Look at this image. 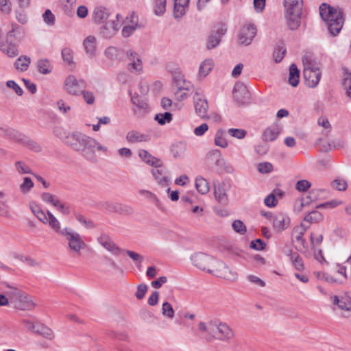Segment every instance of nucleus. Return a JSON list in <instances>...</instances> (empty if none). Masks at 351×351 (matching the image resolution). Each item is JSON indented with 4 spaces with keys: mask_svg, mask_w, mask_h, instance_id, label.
I'll return each mask as SVG.
<instances>
[{
    "mask_svg": "<svg viewBox=\"0 0 351 351\" xmlns=\"http://www.w3.org/2000/svg\"><path fill=\"white\" fill-rule=\"evenodd\" d=\"M208 272L230 281H234L238 278V274L234 269H230L225 263L217 259L213 268L208 269Z\"/></svg>",
    "mask_w": 351,
    "mask_h": 351,
    "instance_id": "nucleus-7",
    "label": "nucleus"
},
{
    "mask_svg": "<svg viewBox=\"0 0 351 351\" xmlns=\"http://www.w3.org/2000/svg\"><path fill=\"white\" fill-rule=\"evenodd\" d=\"M256 34V27L254 24H245L241 29L238 40L241 45H249Z\"/></svg>",
    "mask_w": 351,
    "mask_h": 351,
    "instance_id": "nucleus-11",
    "label": "nucleus"
},
{
    "mask_svg": "<svg viewBox=\"0 0 351 351\" xmlns=\"http://www.w3.org/2000/svg\"><path fill=\"white\" fill-rule=\"evenodd\" d=\"M154 13L156 15H162L166 11L167 0H154Z\"/></svg>",
    "mask_w": 351,
    "mask_h": 351,
    "instance_id": "nucleus-49",
    "label": "nucleus"
},
{
    "mask_svg": "<svg viewBox=\"0 0 351 351\" xmlns=\"http://www.w3.org/2000/svg\"><path fill=\"white\" fill-rule=\"evenodd\" d=\"M227 32V28L224 25H219L210 32L207 42L206 48L212 49L219 45L221 38Z\"/></svg>",
    "mask_w": 351,
    "mask_h": 351,
    "instance_id": "nucleus-12",
    "label": "nucleus"
},
{
    "mask_svg": "<svg viewBox=\"0 0 351 351\" xmlns=\"http://www.w3.org/2000/svg\"><path fill=\"white\" fill-rule=\"evenodd\" d=\"M12 133H15L14 131H12ZM14 137L19 142H21L22 144H23L25 146H26L28 149L34 151L36 152H38L41 151V147L38 143L36 142L29 139L25 136H22L21 134H18L16 132V134L14 135Z\"/></svg>",
    "mask_w": 351,
    "mask_h": 351,
    "instance_id": "nucleus-22",
    "label": "nucleus"
},
{
    "mask_svg": "<svg viewBox=\"0 0 351 351\" xmlns=\"http://www.w3.org/2000/svg\"><path fill=\"white\" fill-rule=\"evenodd\" d=\"M31 62V58L27 56H20L14 62V66L17 70L25 71Z\"/></svg>",
    "mask_w": 351,
    "mask_h": 351,
    "instance_id": "nucleus-35",
    "label": "nucleus"
},
{
    "mask_svg": "<svg viewBox=\"0 0 351 351\" xmlns=\"http://www.w3.org/2000/svg\"><path fill=\"white\" fill-rule=\"evenodd\" d=\"M282 131V127L280 124L275 123L268 127L263 133V139L264 141H274L279 136Z\"/></svg>",
    "mask_w": 351,
    "mask_h": 351,
    "instance_id": "nucleus-19",
    "label": "nucleus"
},
{
    "mask_svg": "<svg viewBox=\"0 0 351 351\" xmlns=\"http://www.w3.org/2000/svg\"><path fill=\"white\" fill-rule=\"evenodd\" d=\"M66 145L90 161L96 159V149L107 152V147L99 144L93 138L80 132H74L72 136L67 138Z\"/></svg>",
    "mask_w": 351,
    "mask_h": 351,
    "instance_id": "nucleus-1",
    "label": "nucleus"
},
{
    "mask_svg": "<svg viewBox=\"0 0 351 351\" xmlns=\"http://www.w3.org/2000/svg\"><path fill=\"white\" fill-rule=\"evenodd\" d=\"M193 99L197 114L200 118L205 119L207 117V111L208 108V104L206 99L203 98V97L198 93H195Z\"/></svg>",
    "mask_w": 351,
    "mask_h": 351,
    "instance_id": "nucleus-15",
    "label": "nucleus"
},
{
    "mask_svg": "<svg viewBox=\"0 0 351 351\" xmlns=\"http://www.w3.org/2000/svg\"><path fill=\"white\" fill-rule=\"evenodd\" d=\"M213 66V60L210 59L204 60L199 68V77H205L211 71Z\"/></svg>",
    "mask_w": 351,
    "mask_h": 351,
    "instance_id": "nucleus-33",
    "label": "nucleus"
},
{
    "mask_svg": "<svg viewBox=\"0 0 351 351\" xmlns=\"http://www.w3.org/2000/svg\"><path fill=\"white\" fill-rule=\"evenodd\" d=\"M290 223L289 216L282 213H279L273 217V226L278 231L286 229Z\"/></svg>",
    "mask_w": 351,
    "mask_h": 351,
    "instance_id": "nucleus-18",
    "label": "nucleus"
},
{
    "mask_svg": "<svg viewBox=\"0 0 351 351\" xmlns=\"http://www.w3.org/2000/svg\"><path fill=\"white\" fill-rule=\"evenodd\" d=\"M304 64L303 75L306 84L311 88L315 87L319 82L322 73L318 65L308 60L307 57L302 60Z\"/></svg>",
    "mask_w": 351,
    "mask_h": 351,
    "instance_id": "nucleus-5",
    "label": "nucleus"
},
{
    "mask_svg": "<svg viewBox=\"0 0 351 351\" xmlns=\"http://www.w3.org/2000/svg\"><path fill=\"white\" fill-rule=\"evenodd\" d=\"M54 134L60 138L66 145L67 138L73 135V132H66L63 128L56 127L53 129Z\"/></svg>",
    "mask_w": 351,
    "mask_h": 351,
    "instance_id": "nucleus-51",
    "label": "nucleus"
},
{
    "mask_svg": "<svg viewBox=\"0 0 351 351\" xmlns=\"http://www.w3.org/2000/svg\"><path fill=\"white\" fill-rule=\"evenodd\" d=\"M307 228L308 227H304L303 223H302L300 226L294 228L291 234L292 239L295 240L302 245H304L305 239L303 236Z\"/></svg>",
    "mask_w": 351,
    "mask_h": 351,
    "instance_id": "nucleus-29",
    "label": "nucleus"
},
{
    "mask_svg": "<svg viewBox=\"0 0 351 351\" xmlns=\"http://www.w3.org/2000/svg\"><path fill=\"white\" fill-rule=\"evenodd\" d=\"M12 306L17 309L25 311L32 309L34 304L29 297L23 291L21 297H19Z\"/></svg>",
    "mask_w": 351,
    "mask_h": 351,
    "instance_id": "nucleus-21",
    "label": "nucleus"
},
{
    "mask_svg": "<svg viewBox=\"0 0 351 351\" xmlns=\"http://www.w3.org/2000/svg\"><path fill=\"white\" fill-rule=\"evenodd\" d=\"M215 144L222 148L228 147V143L226 138V132L223 130H217L215 137Z\"/></svg>",
    "mask_w": 351,
    "mask_h": 351,
    "instance_id": "nucleus-38",
    "label": "nucleus"
},
{
    "mask_svg": "<svg viewBox=\"0 0 351 351\" xmlns=\"http://www.w3.org/2000/svg\"><path fill=\"white\" fill-rule=\"evenodd\" d=\"M325 193V191L323 189H313L311 190L308 195L306 196V204H310L311 202H315L317 200H321L324 198V194Z\"/></svg>",
    "mask_w": 351,
    "mask_h": 351,
    "instance_id": "nucleus-37",
    "label": "nucleus"
},
{
    "mask_svg": "<svg viewBox=\"0 0 351 351\" xmlns=\"http://www.w3.org/2000/svg\"><path fill=\"white\" fill-rule=\"evenodd\" d=\"M311 183L306 180H301L297 182L295 189L300 192H305L311 187Z\"/></svg>",
    "mask_w": 351,
    "mask_h": 351,
    "instance_id": "nucleus-64",
    "label": "nucleus"
},
{
    "mask_svg": "<svg viewBox=\"0 0 351 351\" xmlns=\"http://www.w3.org/2000/svg\"><path fill=\"white\" fill-rule=\"evenodd\" d=\"M300 71L295 64H292L289 68V83L293 87L299 84Z\"/></svg>",
    "mask_w": 351,
    "mask_h": 351,
    "instance_id": "nucleus-30",
    "label": "nucleus"
},
{
    "mask_svg": "<svg viewBox=\"0 0 351 351\" xmlns=\"http://www.w3.org/2000/svg\"><path fill=\"white\" fill-rule=\"evenodd\" d=\"M16 167L17 169L18 173L21 174H32L33 176H36L35 173L32 171V169L26 165L25 163L22 162H17L16 163Z\"/></svg>",
    "mask_w": 351,
    "mask_h": 351,
    "instance_id": "nucleus-59",
    "label": "nucleus"
},
{
    "mask_svg": "<svg viewBox=\"0 0 351 351\" xmlns=\"http://www.w3.org/2000/svg\"><path fill=\"white\" fill-rule=\"evenodd\" d=\"M228 133L234 138L243 139L246 136L247 132L243 129L230 128L228 130Z\"/></svg>",
    "mask_w": 351,
    "mask_h": 351,
    "instance_id": "nucleus-58",
    "label": "nucleus"
},
{
    "mask_svg": "<svg viewBox=\"0 0 351 351\" xmlns=\"http://www.w3.org/2000/svg\"><path fill=\"white\" fill-rule=\"evenodd\" d=\"M319 14L326 22L328 32L333 36L339 34L344 23L342 10L323 3L320 5Z\"/></svg>",
    "mask_w": 351,
    "mask_h": 351,
    "instance_id": "nucleus-2",
    "label": "nucleus"
},
{
    "mask_svg": "<svg viewBox=\"0 0 351 351\" xmlns=\"http://www.w3.org/2000/svg\"><path fill=\"white\" fill-rule=\"evenodd\" d=\"M332 302L339 308L346 311H351V291L348 292L344 296L339 299L338 296H331Z\"/></svg>",
    "mask_w": 351,
    "mask_h": 351,
    "instance_id": "nucleus-20",
    "label": "nucleus"
},
{
    "mask_svg": "<svg viewBox=\"0 0 351 351\" xmlns=\"http://www.w3.org/2000/svg\"><path fill=\"white\" fill-rule=\"evenodd\" d=\"M36 217L42 223L49 224L54 232H56L61 225L60 221L50 211H47V213L45 214L41 210Z\"/></svg>",
    "mask_w": 351,
    "mask_h": 351,
    "instance_id": "nucleus-16",
    "label": "nucleus"
},
{
    "mask_svg": "<svg viewBox=\"0 0 351 351\" xmlns=\"http://www.w3.org/2000/svg\"><path fill=\"white\" fill-rule=\"evenodd\" d=\"M126 140L130 143L146 142L149 141V136L138 131L132 130L127 134Z\"/></svg>",
    "mask_w": 351,
    "mask_h": 351,
    "instance_id": "nucleus-27",
    "label": "nucleus"
},
{
    "mask_svg": "<svg viewBox=\"0 0 351 351\" xmlns=\"http://www.w3.org/2000/svg\"><path fill=\"white\" fill-rule=\"evenodd\" d=\"M186 149V145L183 142H178L172 145L171 152L173 157L181 158L184 156Z\"/></svg>",
    "mask_w": 351,
    "mask_h": 351,
    "instance_id": "nucleus-32",
    "label": "nucleus"
},
{
    "mask_svg": "<svg viewBox=\"0 0 351 351\" xmlns=\"http://www.w3.org/2000/svg\"><path fill=\"white\" fill-rule=\"evenodd\" d=\"M86 85L84 80H77L74 75H69L64 82V89L70 95H78L85 89Z\"/></svg>",
    "mask_w": 351,
    "mask_h": 351,
    "instance_id": "nucleus-9",
    "label": "nucleus"
},
{
    "mask_svg": "<svg viewBox=\"0 0 351 351\" xmlns=\"http://www.w3.org/2000/svg\"><path fill=\"white\" fill-rule=\"evenodd\" d=\"M5 286L8 289L5 291V295L12 305L16 301L19 297H21L22 291L19 290L16 287L10 285L8 283H5Z\"/></svg>",
    "mask_w": 351,
    "mask_h": 351,
    "instance_id": "nucleus-24",
    "label": "nucleus"
},
{
    "mask_svg": "<svg viewBox=\"0 0 351 351\" xmlns=\"http://www.w3.org/2000/svg\"><path fill=\"white\" fill-rule=\"evenodd\" d=\"M126 56L128 58V70L132 73L141 74L143 71V62L139 55L129 49L126 51Z\"/></svg>",
    "mask_w": 351,
    "mask_h": 351,
    "instance_id": "nucleus-10",
    "label": "nucleus"
},
{
    "mask_svg": "<svg viewBox=\"0 0 351 351\" xmlns=\"http://www.w3.org/2000/svg\"><path fill=\"white\" fill-rule=\"evenodd\" d=\"M342 71L343 87L345 90L346 96L351 99V73L346 67L342 68Z\"/></svg>",
    "mask_w": 351,
    "mask_h": 351,
    "instance_id": "nucleus-25",
    "label": "nucleus"
},
{
    "mask_svg": "<svg viewBox=\"0 0 351 351\" xmlns=\"http://www.w3.org/2000/svg\"><path fill=\"white\" fill-rule=\"evenodd\" d=\"M191 86L189 83H184V86L178 87L175 93L176 99L179 101L186 99L189 95Z\"/></svg>",
    "mask_w": 351,
    "mask_h": 351,
    "instance_id": "nucleus-41",
    "label": "nucleus"
},
{
    "mask_svg": "<svg viewBox=\"0 0 351 351\" xmlns=\"http://www.w3.org/2000/svg\"><path fill=\"white\" fill-rule=\"evenodd\" d=\"M291 260L295 269L299 271H302L304 269L302 258L298 254H293L291 257Z\"/></svg>",
    "mask_w": 351,
    "mask_h": 351,
    "instance_id": "nucleus-52",
    "label": "nucleus"
},
{
    "mask_svg": "<svg viewBox=\"0 0 351 351\" xmlns=\"http://www.w3.org/2000/svg\"><path fill=\"white\" fill-rule=\"evenodd\" d=\"M0 50L5 53L8 56L14 58L18 56L19 51L14 44L12 43H5L0 41Z\"/></svg>",
    "mask_w": 351,
    "mask_h": 351,
    "instance_id": "nucleus-28",
    "label": "nucleus"
},
{
    "mask_svg": "<svg viewBox=\"0 0 351 351\" xmlns=\"http://www.w3.org/2000/svg\"><path fill=\"white\" fill-rule=\"evenodd\" d=\"M139 193L144 196L146 199L151 201L154 204H155L156 206H158L160 204V200L156 197V195L152 193L151 191H147V190H141L139 191Z\"/></svg>",
    "mask_w": 351,
    "mask_h": 351,
    "instance_id": "nucleus-54",
    "label": "nucleus"
},
{
    "mask_svg": "<svg viewBox=\"0 0 351 351\" xmlns=\"http://www.w3.org/2000/svg\"><path fill=\"white\" fill-rule=\"evenodd\" d=\"M234 231L241 235H244L247 232V227L243 222L239 219L234 220L232 223Z\"/></svg>",
    "mask_w": 351,
    "mask_h": 351,
    "instance_id": "nucleus-48",
    "label": "nucleus"
},
{
    "mask_svg": "<svg viewBox=\"0 0 351 351\" xmlns=\"http://www.w3.org/2000/svg\"><path fill=\"white\" fill-rule=\"evenodd\" d=\"M132 25H126L122 29V35L123 37H129L133 34L136 27L137 16L132 14L130 16Z\"/></svg>",
    "mask_w": 351,
    "mask_h": 351,
    "instance_id": "nucleus-40",
    "label": "nucleus"
},
{
    "mask_svg": "<svg viewBox=\"0 0 351 351\" xmlns=\"http://www.w3.org/2000/svg\"><path fill=\"white\" fill-rule=\"evenodd\" d=\"M215 332L217 337L221 340H226L233 337L232 329L226 323L221 322L219 320H215Z\"/></svg>",
    "mask_w": 351,
    "mask_h": 351,
    "instance_id": "nucleus-17",
    "label": "nucleus"
},
{
    "mask_svg": "<svg viewBox=\"0 0 351 351\" xmlns=\"http://www.w3.org/2000/svg\"><path fill=\"white\" fill-rule=\"evenodd\" d=\"M186 5H182L180 3H174L173 16L175 18H181L185 14V8Z\"/></svg>",
    "mask_w": 351,
    "mask_h": 351,
    "instance_id": "nucleus-57",
    "label": "nucleus"
},
{
    "mask_svg": "<svg viewBox=\"0 0 351 351\" xmlns=\"http://www.w3.org/2000/svg\"><path fill=\"white\" fill-rule=\"evenodd\" d=\"M215 326H216L215 320L210 321L208 324L202 322L198 324V329L200 331L207 333L210 335H214Z\"/></svg>",
    "mask_w": 351,
    "mask_h": 351,
    "instance_id": "nucleus-43",
    "label": "nucleus"
},
{
    "mask_svg": "<svg viewBox=\"0 0 351 351\" xmlns=\"http://www.w3.org/2000/svg\"><path fill=\"white\" fill-rule=\"evenodd\" d=\"M138 156L145 162L147 164L157 165L159 163V160L158 158L152 156L145 149L139 150Z\"/></svg>",
    "mask_w": 351,
    "mask_h": 351,
    "instance_id": "nucleus-44",
    "label": "nucleus"
},
{
    "mask_svg": "<svg viewBox=\"0 0 351 351\" xmlns=\"http://www.w3.org/2000/svg\"><path fill=\"white\" fill-rule=\"evenodd\" d=\"M343 204V202L338 199H332L326 202H324L323 204H320L316 206L317 208H335L341 204Z\"/></svg>",
    "mask_w": 351,
    "mask_h": 351,
    "instance_id": "nucleus-62",
    "label": "nucleus"
},
{
    "mask_svg": "<svg viewBox=\"0 0 351 351\" xmlns=\"http://www.w3.org/2000/svg\"><path fill=\"white\" fill-rule=\"evenodd\" d=\"M331 185L332 188L339 191H346L348 187L347 182L341 177L335 179L332 182Z\"/></svg>",
    "mask_w": 351,
    "mask_h": 351,
    "instance_id": "nucleus-47",
    "label": "nucleus"
},
{
    "mask_svg": "<svg viewBox=\"0 0 351 351\" xmlns=\"http://www.w3.org/2000/svg\"><path fill=\"white\" fill-rule=\"evenodd\" d=\"M132 102L134 104V111L136 114H143L147 112L148 110V105L143 100L138 98L132 97Z\"/></svg>",
    "mask_w": 351,
    "mask_h": 351,
    "instance_id": "nucleus-34",
    "label": "nucleus"
},
{
    "mask_svg": "<svg viewBox=\"0 0 351 351\" xmlns=\"http://www.w3.org/2000/svg\"><path fill=\"white\" fill-rule=\"evenodd\" d=\"M37 69L40 73L47 75L52 71L53 66L47 59H40L37 62Z\"/></svg>",
    "mask_w": 351,
    "mask_h": 351,
    "instance_id": "nucleus-36",
    "label": "nucleus"
},
{
    "mask_svg": "<svg viewBox=\"0 0 351 351\" xmlns=\"http://www.w3.org/2000/svg\"><path fill=\"white\" fill-rule=\"evenodd\" d=\"M106 57L111 60H116L119 56V50L114 47H108L104 51Z\"/></svg>",
    "mask_w": 351,
    "mask_h": 351,
    "instance_id": "nucleus-56",
    "label": "nucleus"
},
{
    "mask_svg": "<svg viewBox=\"0 0 351 351\" xmlns=\"http://www.w3.org/2000/svg\"><path fill=\"white\" fill-rule=\"evenodd\" d=\"M245 93L246 87L244 86V84L240 82L236 83L233 88V95L235 99L239 101L242 95Z\"/></svg>",
    "mask_w": 351,
    "mask_h": 351,
    "instance_id": "nucleus-45",
    "label": "nucleus"
},
{
    "mask_svg": "<svg viewBox=\"0 0 351 351\" xmlns=\"http://www.w3.org/2000/svg\"><path fill=\"white\" fill-rule=\"evenodd\" d=\"M303 0H285L284 6L285 8V17L287 20L289 27L292 29H296L300 23V15Z\"/></svg>",
    "mask_w": 351,
    "mask_h": 351,
    "instance_id": "nucleus-4",
    "label": "nucleus"
},
{
    "mask_svg": "<svg viewBox=\"0 0 351 351\" xmlns=\"http://www.w3.org/2000/svg\"><path fill=\"white\" fill-rule=\"evenodd\" d=\"M83 46L86 53L90 58H93L95 56L97 39L94 36H87L83 42Z\"/></svg>",
    "mask_w": 351,
    "mask_h": 351,
    "instance_id": "nucleus-23",
    "label": "nucleus"
},
{
    "mask_svg": "<svg viewBox=\"0 0 351 351\" xmlns=\"http://www.w3.org/2000/svg\"><path fill=\"white\" fill-rule=\"evenodd\" d=\"M154 119L157 121L160 125H165L166 123H169L172 120V114L169 112H166L163 114H157Z\"/></svg>",
    "mask_w": 351,
    "mask_h": 351,
    "instance_id": "nucleus-53",
    "label": "nucleus"
},
{
    "mask_svg": "<svg viewBox=\"0 0 351 351\" xmlns=\"http://www.w3.org/2000/svg\"><path fill=\"white\" fill-rule=\"evenodd\" d=\"M22 324L28 331L35 333L39 323L34 322L28 319H23L22 320Z\"/></svg>",
    "mask_w": 351,
    "mask_h": 351,
    "instance_id": "nucleus-63",
    "label": "nucleus"
},
{
    "mask_svg": "<svg viewBox=\"0 0 351 351\" xmlns=\"http://www.w3.org/2000/svg\"><path fill=\"white\" fill-rule=\"evenodd\" d=\"M109 17V12L106 8L99 7L96 8L93 13V19L97 23L106 22Z\"/></svg>",
    "mask_w": 351,
    "mask_h": 351,
    "instance_id": "nucleus-26",
    "label": "nucleus"
},
{
    "mask_svg": "<svg viewBox=\"0 0 351 351\" xmlns=\"http://www.w3.org/2000/svg\"><path fill=\"white\" fill-rule=\"evenodd\" d=\"M42 199L45 202L51 204L53 206H56L60 200L58 197L49 193H44L42 195Z\"/></svg>",
    "mask_w": 351,
    "mask_h": 351,
    "instance_id": "nucleus-60",
    "label": "nucleus"
},
{
    "mask_svg": "<svg viewBox=\"0 0 351 351\" xmlns=\"http://www.w3.org/2000/svg\"><path fill=\"white\" fill-rule=\"evenodd\" d=\"M119 14H117V20L111 19L101 27L100 32L106 38L112 37L118 31L120 27Z\"/></svg>",
    "mask_w": 351,
    "mask_h": 351,
    "instance_id": "nucleus-14",
    "label": "nucleus"
},
{
    "mask_svg": "<svg viewBox=\"0 0 351 351\" xmlns=\"http://www.w3.org/2000/svg\"><path fill=\"white\" fill-rule=\"evenodd\" d=\"M161 313L164 317L169 319H173L175 312L171 304L168 302H165L162 305Z\"/></svg>",
    "mask_w": 351,
    "mask_h": 351,
    "instance_id": "nucleus-46",
    "label": "nucleus"
},
{
    "mask_svg": "<svg viewBox=\"0 0 351 351\" xmlns=\"http://www.w3.org/2000/svg\"><path fill=\"white\" fill-rule=\"evenodd\" d=\"M191 260L195 267L207 272L208 269L213 268L216 261V259L213 256L202 252L193 254L191 256Z\"/></svg>",
    "mask_w": 351,
    "mask_h": 351,
    "instance_id": "nucleus-8",
    "label": "nucleus"
},
{
    "mask_svg": "<svg viewBox=\"0 0 351 351\" xmlns=\"http://www.w3.org/2000/svg\"><path fill=\"white\" fill-rule=\"evenodd\" d=\"M206 158L208 162H215V165L220 173H233V167L222 157L221 153L219 149H213L210 151L207 154Z\"/></svg>",
    "mask_w": 351,
    "mask_h": 351,
    "instance_id": "nucleus-6",
    "label": "nucleus"
},
{
    "mask_svg": "<svg viewBox=\"0 0 351 351\" xmlns=\"http://www.w3.org/2000/svg\"><path fill=\"white\" fill-rule=\"evenodd\" d=\"M43 19L44 22L48 25L52 26L55 23V16L49 9L46 10L43 14Z\"/></svg>",
    "mask_w": 351,
    "mask_h": 351,
    "instance_id": "nucleus-61",
    "label": "nucleus"
},
{
    "mask_svg": "<svg viewBox=\"0 0 351 351\" xmlns=\"http://www.w3.org/2000/svg\"><path fill=\"white\" fill-rule=\"evenodd\" d=\"M55 232L66 242L67 249L70 252L80 255L82 251L86 247V244L82 236L70 227L62 228L60 226Z\"/></svg>",
    "mask_w": 351,
    "mask_h": 351,
    "instance_id": "nucleus-3",
    "label": "nucleus"
},
{
    "mask_svg": "<svg viewBox=\"0 0 351 351\" xmlns=\"http://www.w3.org/2000/svg\"><path fill=\"white\" fill-rule=\"evenodd\" d=\"M34 183L29 177H25L23 182L19 186L21 193L27 194L33 188Z\"/></svg>",
    "mask_w": 351,
    "mask_h": 351,
    "instance_id": "nucleus-50",
    "label": "nucleus"
},
{
    "mask_svg": "<svg viewBox=\"0 0 351 351\" xmlns=\"http://www.w3.org/2000/svg\"><path fill=\"white\" fill-rule=\"evenodd\" d=\"M35 333L49 340H51L54 337L53 331L49 328L40 323L38 324Z\"/></svg>",
    "mask_w": 351,
    "mask_h": 351,
    "instance_id": "nucleus-39",
    "label": "nucleus"
},
{
    "mask_svg": "<svg viewBox=\"0 0 351 351\" xmlns=\"http://www.w3.org/2000/svg\"><path fill=\"white\" fill-rule=\"evenodd\" d=\"M214 193L215 198L218 200V202L221 203H225L226 202V195L225 190L220 186H215L214 188Z\"/></svg>",
    "mask_w": 351,
    "mask_h": 351,
    "instance_id": "nucleus-55",
    "label": "nucleus"
},
{
    "mask_svg": "<svg viewBox=\"0 0 351 351\" xmlns=\"http://www.w3.org/2000/svg\"><path fill=\"white\" fill-rule=\"evenodd\" d=\"M322 219H323L322 214L320 212L317 211V210H313V211L309 213L304 218V221H306L310 223H319V222L322 221Z\"/></svg>",
    "mask_w": 351,
    "mask_h": 351,
    "instance_id": "nucleus-42",
    "label": "nucleus"
},
{
    "mask_svg": "<svg viewBox=\"0 0 351 351\" xmlns=\"http://www.w3.org/2000/svg\"><path fill=\"white\" fill-rule=\"evenodd\" d=\"M97 241L103 247L114 256H119L124 252V250L120 248L107 234H101Z\"/></svg>",
    "mask_w": 351,
    "mask_h": 351,
    "instance_id": "nucleus-13",
    "label": "nucleus"
},
{
    "mask_svg": "<svg viewBox=\"0 0 351 351\" xmlns=\"http://www.w3.org/2000/svg\"><path fill=\"white\" fill-rule=\"evenodd\" d=\"M195 187L201 194H206L210 190L208 181L204 177H197L195 179Z\"/></svg>",
    "mask_w": 351,
    "mask_h": 351,
    "instance_id": "nucleus-31",
    "label": "nucleus"
}]
</instances>
